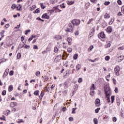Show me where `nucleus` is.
Segmentation results:
<instances>
[{"label": "nucleus", "mask_w": 124, "mask_h": 124, "mask_svg": "<svg viewBox=\"0 0 124 124\" xmlns=\"http://www.w3.org/2000/svg\"><path fill=\"white\" fill-rule=\"evenodd\" d=\"M104 92L106 94V98L108 102L110 103L111 100H110V96L112 95V92L111 91V88L109 86L106 85L104 86Z\"/></svg>", "instance_id": "nucleus-1"}, {"label": "nucleus", "mask_w": 124, "mask_h": 124, "mask_svg": "<svg viewBox=\"0 0 124 124\" xmlns=\"http://www.w3.org/2000/svg\"><path fill=\"white\" fill-rule=\"evenodd\" d=\"M114 74L116 76H120V71L121 70V68H120V66L117 65L114 69Z\"/></svg>", "instance_id": "nucleus-2"}, {"label": "nucleus", "mask_w": 124, "mask_h": 124, "mask_svg": "<svg viewBox=\"0 0 124 124\" xmlns=\"http://www.w3.org/2000/svg\"><path fill=\"white\" fill-rule=\"evenodd\" d=\"M48 11L51 12V13H54V12H55V13H58L59 12V5L53 7L52 9L49 10H48Z\"/></svg>", "instance_id": "nucleus-3"}, {"label": "nucleus", "mask_w": 124, "mask_h": 124, "mask_svg": "<svg viewBox=\"0 0 124 124\" xmlns=\"http://www.w3.org/2000/svg\"><path fill=\"white\" fill-rule=\"evenodd\" d=\"M72 23L74 26H79L80 23H81V20L80 19H74L72 20Z\"/></svg>", "instance_id": "nucleus-4"}, {"label": "nucleus", "mask_w": 124, "mask_h": 124, "mask_svg": "<svg viewBox=\"0 0 124 124\" xmlns=\"http://www.w3.org/2000/svg\"><path fill=\"white\" fill-rule=\"evenodd\" d=\"M94 31H95V28L93 27L90 31L89 36L90 38L92 37L94 34Z\"/></svg>", "instance_id": "nucleus-5"}, {"label": "nucleus", "mask_w": 124, "mask_h": 124, "mask_svg": "<svg viewBox=\"0 0 124 124\" xmlns=\"http://www.w3.org/2000/svg\"><path fill=\"white\" fill-rule=\"evenodd\" d=\"M95 104L97 107L100 106V99L97 98L95 101Z\"/></svg>", "instance_id": "nucleus-6"}, {"label": "nucleus", "mask_w": 124, "mask_h": 124, "mask_svg": "<svg viewBox=\"0 0 124 124\" xmlns=\"http://www.w3.org/2000/svg\"><path fill=\"white\" fill-rule=\"evenodd\" d=\"M41 18L42 19H47V20H49V19H50V16H48V15H47V14H44Z\"/></svg>", "instance_id": "nucleus-7"}, {"label": "nucleus", "mask_w": 124, "mask_h": 124, "mask_svg": "<svg viewBox=\"0 0 124 124\" xmlns=\"http://www.w3.org/2000/svg\"><path fill=\"white\" fill-rule=\"evenodd\" d=\"M98 37L99 38H105V34L103 32H101L98 35Z\"/></svg>", "instance_id": "nucleus-8"}, {"label": "nucleus", "mask_w": 124, "mask_h": 124, "mask_svg": "<svg viewBox=\"0 0 124 124\" xmlns=\"http://www.w3.org/2000/svg\"><path fill=\"white\" fill-rule=\"evenodd\" d=\"M16 9L17 11H22V5L20 4H18L17 5H16Z\"/></svg>", "instance_id": "nucleus-9"}, {"label": "nucleus", "mask_w": 124, "mask_h": 124, "mask_svg": "<svg viewBox=\"0 0 124 124\" xmlns=\"http://www.w3.org/2000/svg\"><path fill=\"white\" fill-rule=\"evenodd\" d=\"M67 41L68 43V45H71L72 44V38L70 37L67 38Z\"/></svg>", "instance_id": "nucleus-10"}, {"label": "nucleus", "mask_w": 124, "mask_h": 124, "mask_svg": "<svg viewBox=\"0 0 124 124\" xmlns=\"http://www.w3.org/2000/svg\"><path fill=\"white\" fill-rule=\"evenodd\" d=\"M107 31L108 33H111V32H112V27L111 26L108 27L107 29Z\"/></svg>", "instance_id": "nucleus-11"}, {"label": "nucleus", "mask_w": 124, "mask_h": 124, "mask_svg": "<svg viewBox=\"0 0 124 124\" xmlns=\"http://www.w3.org/2000/svg\"><path fill=\"white\" fill-rule=\"evenodd\" d=\"M7 70H8V72H7ZM9 70V69H6L5 70V71L3 75V78H5L6 76H7V75H8V71Z\"/></svg>", "instance_id": "nucleus-12"}, {"label": "nucleus", "mask_w": 124, "mask_h": 124, "mask_svg": "<svg viewBox=\"0 0 124 124\" xmlns=\"http://www.w3.org/2000/svg\"><path fill=\"white\" fill-rule=\"evenodd\" d=\"M54 38L56 40H60V39H62V37L60 35H57L54 37Z\"/></svg>", "instance_id": "nucleus-13"}, {"label": "nucleus", "mask_w": 124, "mask_h": 124, "mask_svg": "<svg viewBox=\"0 0 124 124\" xmlns=\"http://www.w3.org/2000/svg\"><path fill=\"white\" fill-rule=\"evenodd\" d=\"M10 105L11 107H12V108H14V107H15V106H16V105H17V103H16V102H11L10 104Z\"/></svg>", "instance_id": "nucleus-14"}, {"label": "nucleus", "mask_w": 124, "mask_h": 124, "mask_svg": "<svg viewBox=\"0 0 124 124\" xmlns=\"http://www.w3.org/2000/svg\"><path fill=\"white\" fill-rule=\"evenodd\" d=\"M66 3L68 4V5H72V4H74V1H69L67 0Z\"/></svg>", "instance_id": "nucleus-15"}, {"label": "nucleus", "mask_w": 124, "mask_h": 124, "mask_svg": "<svg viewBox=\"0 0 124 124\" xmlns=\"http://www.w3.org/2000/svg\"><path fill=\"white\" fill-rule=\"evenodd\" d=\"M24 47H25V44L22 46V43H20L17 47V50H20V49H22V48H24Z\"/></svg>", "instance_id": "nucleus-16"}, {"label": "nucleus", "mask_w": 124, "mask_h": 124, "mask_svg": "<svg viewBox=\"0 0 124 124\" xmlns=\"http://www.w3.org/2000/svg\"><path fill=\"white\" fill-rule=\"evenodd\" d=\"M5 32V31L4 30H2L1 32H0V35H1V37L3 38L4 37V33Z\"/></svg>", "instance_id": "nucleus-17"}, {"label": "nucleus", "mask_w": 124, "mask_h": 124, "mask_svg": "<svg viewBox=\"0 0 124 124\" xmlns=\"http://www.w3.org/2000/svg\"><path fill=\"white\" fill-rule=\"evenodd\" d=\"M116 102L118 106H120V105L121 104V100L119 98H116Z\"/></svg>", "instance_id": "nucleus-18"}, {"label": "nucleus", "mask_w": 124, "mask_h": 124, "mask_svg": "<svg viewBox=\"0 0 124 124\" xmlns=\"http://www.w3.org/2000/svg\"><path fill=\"white\" fill-rule=\"evenodd\" d=\"M63 86H64V89H66L68 88V83L67 82H65L63 83Z\"/></svg>", "instance_id": "nucleus-19"}, {"label": "nucleus", "mask_w": 124, "mask_h": 124, "mask_svg": "<svg viewBox=\"0 0 124 124\" xmlns=\"http://www.w3.org/2000/svg\"><path fill=\"white\" fill-rule=\"evenodd\" d=\"M8 91L9 93H10L11 92H12L13 91V86L10 85L8 87Z\"/></svg>", "instance_id": "nucleus-20"}, {"label": "nucleus", "mask_w": 124, "mask_h": 124, "mask_svg": "<svg viewBox=\"0 0 124 124\" xmlns=\"http://www.w3.org/2000/svg\"><path fill=\"white\" fill-rule=\"evenodd\" d=\"M103 120H105L106 121H108L109 120V116L106 115H104Z\"/></svg>", "instance_id": "nucleus-21"}, {"label": "nucleus", "mask_w": 124, "mask_h": 124, "mask_svg": "<svg viewBox=\"0 0 124 124\" xmlns=\"http://www.w3.org/2000/svg\"><path fill=\"white\" fill-rule=\"evenodd\" d=\"M45 93L43 91L41 92L40 95L39 96V98H41V99H42L43 98V96H44Z\"/></svg>", "instance_id": "nucleus-22"}, {"label": "nucleus", "mask_w": 124, "mask_h": 124, "mask_svg": "<svg viewBox=\"0 0 124 124\" xmlns=\"http://www.w3.org/2000/svg\"><path fill=\"white\" fill-rule=\"evenodd\" d=\"M120 113H121L120 115L122 118H124V110H123V109H121Z\"/></svg>", "instance_id": "nucleus-23"}, {"label": "nucleus", "mask_w": 124, "mask_h": 124, "mask_svg": "<svg viewBox=\"0 0 124 124\" xmlns=\"http://www.w3.org/2000/svg\"><path fill=\"white\" fill-rule=\"evenodd\" d=\"M80 68H81V64H78L76 66V70L77 71H78V70H80Z\"/></svg>", "instance_id": "nucleus-24"}, {"label": "nucleus", "mask_w": 124, "mask_h": 124, "mask_svg": "<svg viewBox=\"0 0 124 124\" xmlns=\"http://www.w3.org/2000/svg\"><path fill=\"white\" fill-rule=\"evenodd\" d=\"M90 90L91 91L95 90V86H94V84L93 83L92 84V86L90 88Z\"/></svg>", "instance_id": "nucleus-25"}, {"label": "nucleus", "mask_w": 124, "mask_h": 124, "mask_svg": "<svg viewBox=\"0 0 124 124\" xmlns=\"http://www.w3.org/2000/svg\"><path fill=\"white\" fill-rule=\"evenodd\" d=\"M104 18H105V19H109V18H110V16H108V14L106 13L105 14Z\"/></svg>", "instance_id": "nucleus-26"}, {"label": "nucleus", "mask_w": 124, "mask_h": 124, "mask_svg": "<svg viewBox=\"0 0 124 124\" xmlns=\"http://www.w3.org/2000/svg\"><path fill=\"white\" fill-rule=\"evenodd\" d=\"M107 23H106L105 21L103 22L102 23V27L103 28H106V27H107Z\"/></svg>", "instance_id": "nucleus-27"}, {"label": "nucleus", "mask_w": 124, "mask_h": 124, "mask_svg": "<svg viewBox=\"0 0 124 124\" xmlns=\"http://www.w3.org/2000/svg\"><path fill=\"white\" fill-rule=\"evenodd\" d=\"M34 95H36V96L39 95V91L38 90L35 91L34 92Z\"/></svg>", "instance_id": "nucleus-28"}, {"label": "nucleus", "mask_w": 124, "mask_h": 124, "mask_svg": "<svg viewBox=\"0 0 124 124\" xmlns=\"http://www.w3.org/2000/svg\"><path fill=\"white\" fill-rule=\"evenodd\" d=\"M16 6H17V5H16V4L14 3V4H13L12 5V6H11V8H12L13 10H14V9H15V8H16Z\"/></svg>", "instance_id": "nucleus-29"}, {"label": "nucleus", "mask_w": 124, "mask_h": 124, "mask_svg": "<svg viewBox=\"0 0 124 124\" xmlns=\"http://www.w3.org/2000/svg\"><path fill=\"white\" fill-rule=\"evenodd\" d=\"M74 87L75 88H74V90H75V92H77V90H78V86L77 84H75Z\"/></svg>", "instance_id": "nucleus-30"}, {"label": "nucleus", "mask_w": 124, "mask_h": 124, "mask_svg": "<svg viewBox=\"0 0 124 124\" xmlns=\"http://www.w3.org/2000/svg\"><path fill=\"white\" fill-rule=\"evenodd\" d=\"M31 48V46H28V45L24 44V48L25 49H30Z\"/></svg>", "instance_id": "nucleus-31"}, {"label": "nucleus", "mask_w": 124, "mask_h": 124, "mask_svg": "<svg viewBox=\"0 0 124 124\" xmlns=\"http://www.w3.org/2000/svg\"><path fill=\"white\" fill-rule=\"evenodd\" d=\"M73 59H74V60H77V59H78V53L74 54V55L73 56Z\"/></svg>", "instance_id": "nucleus-32"}, {"label": "nucleus", "mask_w": 124, "mask_h": 124, "mask_svg": "<svg viewBox=\"0 0 124 124\" xmlns=\"http://www.w3.org/2000/svg\"><path fill=\"white\" fill-rule=\"evenodd\" d=\"M90 95H91V96H93V95H94V90H91Z\"/></svg>", "instance_id": "nucleus-33"}, {"label": "nucleus", "mask_w": 124, "mask_h": 124, "mask_svg": "<svg viewBox=\"0 0 124 124\" xmlns=\"http://www.w3.org/2000/svg\"><path fill=\"white\" fill-rule=\"evenodd\" d=\"M42 78L44 81H48V77L47 76H43Z\"/></svg>", "instance_id": "nucleus-34"}, {"label": "nucleus", "mask_w": 124, "mask_h": 124, "mask_svg": "<svg viewBox=\"0 0 124 124\" xmlns=\"http://www.w3.org/2000/svg\"><path fill=\"white\" fill-rule=\"evenodd\" d=\"M72 110V114H76V111H75V110H77V108H73Z\"/></svg>", "instance_id": "nucleus-35"}, {"label": "nucleus", "mask_w": 124, "mask_h": 124, "mask_svg": "<svg viewBox=\"0 0 124 124\" xmlns=\"http://www.w3.org/2000/svg\"><path fill=\"white\" fill-rule=\"evenodd\" d=\"M111 103H114V101L115 100V96L112 95L111 97Z\"/></svg>", "instance_id": "nucleus-36"}, {"label": "nucleus", "mask_w": 124, "mask_h": 124, "mask_svg": "<svg viewBox=\"0 0 124 124\" xmlns=\"http://www.w3.org/2000/svg\"><path fill=\"white\" fill-rule=\"evenodd\" d=\"M93 123L94 124H98V121H97V118H94L93 119Z\"/></svg>", "instance_id": "nucleus-37"}, {"label": "nucleus", "mask_w": 124, "mask_h": 124, "mask_svg": "<svg viewBox=\"0 0 124 124\" xmlns=\"http://www.w3.org/2000/svg\"><path fill=\"white\" fill-rule=\"evenodd\" d=\"M40 12V10H39V9H36L34 12L33 13L34 14H37V13H39Z\"/></svg>", "instance_id": "nucleus-38"}, {"label": "nucleus", "mask_w": 124, "mask_h": 124, "mask_svg": "<svg viewBox=\"0 0 124 124\" xmlns=\"http://www.w3.org/2000/svg\"><path fill=\"white\" fill-rule=\"evenodd\" d=\"M35 75L36 76H37V77H39V76H40V72L38 71L35 73Z\"/></svg>", "instance_id": "nucleus-39"}, {"label": "nucleus", "mask_w": 124, "mask_h": 124, "mask_svg": "<svg viewBox=\"0 0 124 124\" xmlns=\"http://www.w3.org/2000/svg\"><path fill=\"white\" fill-rule=\"evenodd\" d=\"M110 3V1H105L104 3V5L107 6V5H109Z\"/></svg>", "instance_id": "nucleus-40"}, {"label": "nucleus", "mask_w": 124, "mask_h": 124, "mask_svg": "<svg viewBox=\"0 0 124 124\" xmlns=\"http://www.w3.org/2000/svg\"><path fill=\"white\" fill-rule=\"evenodd\" d=\"M59 52V48H58L57 47H54V52H55L56 54Z\"/></svg>", "instance_id": "nucleus-41"}, {"label": "nucleus", "mask_w": 124, "mask_h": 124, "mask_svg": "<svg viewBox=\"0 0 124 124\" xmlns=\"http://www.w3.org/2000/svg\"><path fill=\"white\" fill-rule=\"evenodd\" d=\"M21 57V53H18L17 54V60H19V59H20Z\"/></svg>", "instance_id": "nucleus-42"}, {"label": "nucleus", "mask_w": 124, "mask_h": 124, "mask_svg": "<svg viewBox=\"0 0 124 124\" xmlns=\"http://www.w3.org/2000/svg\"><path fill=\"white\" fill-rule=\"evenodd\" d=\"M93 18H91L88 21V22H87V24L89 25L90 24H91V23H92V22H93Z\"/></svg>", "instance_id": "nucleus-43"}, {"label": "nucleus", "mask_w": 124, "mask_h": 124, "mask_svg": "<svg viewBox=\"0 0 124 124\" xmlns=\"http://www.w3.org/2000/svg\"><path fill=\"white\" fill-rule=\"evenodd\" d=\"M105 60H106V61H109V60H110V56H106L105 57Z\"/></svg>", "instance_id": "nucleus-44"}, {"label": "nucleus", "mask_w": 124, "mask_h": 124, "mask_svg": "<svg viewBox=\"0 0 124 124\" xmlns=\"http://www.w3.org/2000/svg\"><path fill=\"white\" fill-rule=\"evenodd\" d=\"M99 110H100V108H98L95 109V113H97L99 112Z\"/></svg>", "instance_id": "nucleus-45"}, {"label": "nucleus", "mask_w": 124, "mask_h": 124, "mask_svg": "<svg viewBox=\"0 0 124 124\" xmlns=\"http://www.w3.org/2000/svg\"><path fill=\"white\" fill-rule=\"evenodd\" d=\"M60 7L61 8H65V6L64 5V3H63L62 4L60 5Z\"/></svg>", "instance_id": "nucleus-46"}, {"label": "nucleus", "mask_w": 124, "mask_h": 124, "mask_svg": "<svg viewBox=\"0 0 124 124\" xmlns=\"http://www.w3.org/2000/svg\"><path fill=\"white\" fill-rule=\"evenodd\" d=\"M67 52H68V53H71L72 52V48H71V47L68 48Z\"/></svg>", "instance_id": "nucleus-47"}, {"label": "nucleus", "mask_w": 124, "mask_h": 124, "mask_svg": "<svg viewBox=\"0 0 124 124\" xmlns=\"http://www.w3.org/2000/svg\"><path fill=\"white\" fill-rule=\"evenodd\" d=\"M82 81H83V78H78V83H82Z\"/></svg>", "instance_id": "nucleus-48"}, {"label": "nucleus", "mask_w": 124, "mask_h": 124, "mask_svg": "<svg viewBox=\"0 0 124 124\" xmlns=\"http://www.w3.org/2000/svg\"><path fill=\"white\" fill-rule=\"evenodd\" d=\"M66 31H67L68 32H70L72 31V32L73 31V29L70 30L69 28H67V30H66Z\"/></svg>", "instance_id": "nucleus-49"}, {"label": "nucleus", "mask_w": 124, "mask_h": 124, "mask_svg": "<svg viewBox=\"0 0 124 124\" xmlns=\"http://www.w3.org/2000/svg\"><path fill=\"white\" fill-rule=\"evenodd\" d=\"M46 51H47V52H50V51H51V47L49 46L46 47Z\"/></svg>", "instance_id": "nucleus-50"}, {"label": "nucleus", "mask_w": 124, "mask_h": 124, "mask_svg": "<svg viewBox=\"0 0 124 124\" xmlns=\"http://www.w3.org/2000/svg\"><path fill=\"white\" fill-rule=\"evenodd\" d=\"M29 32H31V30H28L25 31V35H27V34H28Z\"/></svg>", "instance_id": "nucleus-51"}, {"label": "nucleus", "mask_w": 124, "mask_h": 124, "mask_svg": "<svg viewBox=\"0 0 124 124\" xmlns=\"http://www.w3.org/2000/svg\"><path fill=\"white\" fill-rule=\"evenodd\" d=\"M18 124H20L21 123H25V121L23 119H20V121H17Z\"/></svg>", "instance_id": "nucleus-52"}, {"label": "nucleus", "mask_w": 124, "mask_h": 124, "mask_svg": "<svg viewBox=\"0 0 124 124\" xmlns=\"http://www.w3.org/2000/svg\"><path fill=\"white\" fill-rule=\"evenodd\" d=\"M33 39V36H31L28 39V41L31 42Z\"/></svg>", "instance_id": "nucleus-53"}, {"label": "nucleus", "mask_w": 124, "mask_h": 124, "mask_svg": "<svg viewBox=\"0 0 124 124\" xmlns=\"http://www.w3.org/2000/svg\"><path fill=\"white\" fill-rule=\"evenodd\" d=\"M117 3L119 4V5H122V0H117Z\"/></svg>", "instance_id": "nucleus-54"}, {"label": "nucleus", "mask_w": 124, "mask_h": 124, "mask_svg": "<svg viewBox=\"0 0 124 124\" xmlns=\"http://www.w3.org/2000/svg\"><path fill=\"white\" fill-rule=\"evenodd\" d=\"M6 94V90H3L2 92V95H5Z\"/></svg>", "instance_id": "nucleus-55"}, {"label": "nucleus", "mask_w": 124, "mask_h": 124, "mask_svg": "<svg viewBox=\"0 0 124 124\" xmlns=\"http://www.w3.org/2000/svg\"><path fill=\"white\" fill-rule=\"evenodd\" d=\"M13 74H14V71H13V70L10 71L9 75H10V76H12Z\"/></svg>", "instance_id": "nucleus-56"}, {"label": "nucleus", "mask_w": 124, "mask_h": 124, "mask_svg": "<svg viewBox=\"0 0 124 124\" xmlns=\"http://www.w3.org/2000/svg\"><path fill=\"white\" fill-rule=\"evenodd\" d=\"M74 120V119H73V117H70L69 118V122H73Z\"/></svg>", "instance_id": "nucleus-57"}, {"label": "nucleus", "mask_w": 124, "mask_h": 124, "mask_svg": "<svg viewBox=\"0 0 124 124\" xmlns=\"http://www.w3.org/2000/svg\"><path fill=\"white\" fill-rule=\"evenodd\" d=\"M121 12L124 14V5L121 8Z\"/></svg>", "instance_id": "nucleus-58"}, {"label": "nucleus", "mask_w": 124, "mask_h": 124, "mask_svg": "<svg viewBox=\"0 0 124 124\" xmlns=\"http://www.w3.org/2000/svg\"><path fill=\"white\" fill-rule=\"evenodd\" d=\"M112 121H113V122H114V123L115 122H117V118H116V117H113V118H112Z\"/></svg>", "instance_id": "nucleus-59"}, {"label": "nucleus", "mask_w": 124, "mask_h": 124, "mask_svg": "<svg viewBox=\"0 0 124 124\" xmlns=\"http://www.w3.org/2000/svg\"><path fill=\"white\" fill-rule=\"evenodd\" d=\"M33 49L37 50L38 49V46L36 45H34L33 46Z\"/></svg>", "instance_id": "nucleus-60"}, {"label": "nucleus", "mask_w": 124, "mask_h": 124, "mask_svg": "<svg viewBox=\"0 0 124 124\" xmlns=\"http://www.w3.org/2000/svg\"><path fill=\"white\" fill-rule=\"evenodd\" d=\"M114 92L116 93H119V92L118 91V88L117 87H116L115 88Z\"/></svg>", "instance_id": "nucleus-61"}, {"label": "nucleus", "mask_w": 124, "mask_h": 124, "mask_svg": "<svg viewBox=\"0 0 124 124\" xmlns=\"http://www.w3.org/2000/svg\"><path fill=\"white\" fill-rule=\"evenodd\" d=\"M62 110L63 112H65V111H66V108L64 107V108H62Z\"/></svg>", "instance_id": "nucleus-62"}, {"label": "nucleus", "mask_w": 124, "mask_h": 124, "mask_svg": "<svg viewBox=\"0 0 124 124\" xmlns=\"http://www.w3.org/2000/svg\"><path fill=\"white\" fill-rule=\"evenodd\" d=\"M118 49L119 50H124V46H120L119 47H118Z\"/></svg>", "instance_id": "nucleus-63"}, {"label": "nucleus", "mask_w": 124, "mask_h": 124, "mask_svg": "<svg viewBox=\"0 0 124 124\" xmlns=\"http://www.w3.org/2000/svg\"><path fill=\"white\" fill-rule=\"evenodd\" d=\"M120 58H121V59H120V61L122 62L124 59V56H120Z\"/></svg>", "instance_id": "nucleus-64"}]
</instances>
